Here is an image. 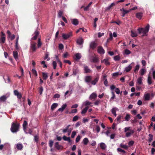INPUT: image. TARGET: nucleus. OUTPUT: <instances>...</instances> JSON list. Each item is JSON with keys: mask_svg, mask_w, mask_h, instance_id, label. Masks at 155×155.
Instances as JSON below:
<instances>
[{"mask_svg": "<svg viewBox=\"0 0 155 155\" xmlns=\"http://www.w3.org/2000/svg\"><path fill=\"white\" fill-rule=\"evenodd\" d=\"M89 108L88 107H86L84 108L81 111V114H85L87 112V110Z\"/></svg>", "mask_w": 155, "mask_h": 155, "instance_id": "38", "label": "nucleus"}, {"mask_svg": "<svg viewBox=\"0 0 155 155\" xmlns=\"http://www.w3.org/2000/svg\"><path fill=\"white\" fill-rule=\"evenodd\" d=\"M31 71L32 73L34 75L35 77H36L38 76L37 72L35 69H32Z\"/></svg>", "mask_w": 155, "mask_h": 155, "instance_id": "45", "label": "nucleus"}, {"mask_svg": "<svg viewBox=\"0 0 155 155\" xmlns=\"http://www.w3.org/2000/svg\"><path fill=\"white\" fill-rule=\"evenodd\" d=\"M118 109L117 107H114L112 108V109L111 110V112L114 115L115 117H116L117 114H116V111L117 110H118Z\"/></svg>", "mask_w": 155, "mask_h": 155, "instance_id": "19", "label": "nucleus"}, {"mask_svg": "<svg viewBox=\"0 0 155 155\" xmlns=\"http://www.w3.org/2000/svg\"><path fill=\"white\" fill-rule=\"evenodd\" d=\"M76 133L75 131H73L72 132L71 135V137L72 138H74L75 136L76 135Z\"/></svg>", "mask_w": 155, "mask_h": 155, "instance_id": "59", "label": "nucleus"}, {"mask_svg": "<svg viewBox=\"0 0 155 155\" xmlns=\"http://www.w3.org/2000/svg\"><path fill=\"white\" fill-rule=\"evenodd\" d=\"M150 25L148 24L146 26L145 28H140L137 29L138 33L140 35L141 34H146L147 33L149 30Z\"/></svg>", "mask_w": 155, "mask_h": 155, "instance_id": "1", "label": "nucleus"}, {"mask_svg": "<svg viewBox=\"0 0 155 155\" xmlns=\"http://www.w3.org/2000/svg\"><path fill=\"white\" fill-rule=\"evenodd\" d=\"M77 112V109H72L71 110V112H70L69 113V114H73V113H76Z\"/></svg>", "mask_w": 155, "mask_h": 155, "instance_id": "52", "label": "nucleus"}, {"mask_svg": "<svg viewBox=\"0 0 155 155\" xmlns=\"http://www.w3.org/2000/svg\"><path fill=\"white\" fill-rule=\"evenodd\" d=\"M36 43L34 42H32L31 43L30 49L32 52H34L36 51L37 48L36 47Z\"/></svg>", "mask_w": 155, "mask_h": 155, "instance_id": "4", "label": "nucleus"}, {"mask_svg": "<svg viewBox=\"0 0 155 155\" xmlns=\"http://www.w3.org/2000/svg\"><path fill=\"white\" fill-rule=\"evenodd\" d=\"M132 68V66L130 65H129L125 68V71L126 72H128L131 70Z\"/></svg>", "mask_w": 155, "mask_h": 155, "instance_id": "34", "label": "nucleus"}, {"mask_svg": "<svg viewBox=\"0 0 155 155\" xmlns=\"http://www.w3.org/2000/svg\"><path fill=\"white\" fill-rule=\"evenodd\" d=\"M131 36L132 37H136L137 36V34L136 31H134L132 30L131 31Z\"/></svg>", "mask_w": 155, "mask_h": 155, "instance_id": "27", "label": "nucleus"}, {"mask_svg": "<svg viewBox=\"0 0 155 155\" xmlns=\"http://www.w3.org/2000/svg\"><path fill=\"white\" fill-rule=\"evenodd\" d=\"M120 147H121L124 148L125 149H127L128 147V146L127 145L123 144H121L120 145Z\"/></svg>", "mask_w": 155, "mask_h": 155, "instance_id": "50", "label": "nucleus"}, {"mask_svg": "<svg viewBox=\"0 0 155 155\" xmlns=\"http://www.w3.org/2000/svg\"><path fill=\"white\" fill-rule=\"evenodd\" d=\"M63 139L65 141H67L69 143H70L71 141V140L70 139V137H67L65 136H64L63 137Z\"/></svg>", "mask_w": 155, "mask_h": 155, "instance_id": "29", "label": "nucleus"}, {"mask_svg": "<svg viewBox=\"0 0 155 155\" xmlns=\"http://www.w3.org/2000/svg\"><path fill=\"white\" fill-rule=\"evenodd\" d=\"M13 55L14 58L15 60H16L18 59V53L17 51H14L13 52Z\"/></svg>", "mask_w": 155, "mask_h": 155, "instance_id": "36", "label": "nucleus"}, {"mask_svg": "<svg viewBox=\"0 0 155 155\" xmlns=\"http://www.w3.org/2000/svg\"><path fill=\"white\" fill-rule=\"evenodd\" d=\"M72 36V34L71 32H70L67 34H63L62 37L63 38L64 40H66Z\"/></svg>", "mask_w": 155, "mask_h": 155, "instance_id": "7", "label": "nucleus"}, {"mask_svg": "<svg viewBox=\"0 0 155 155\" xmlns=\"http://www.w3.org/2000/svg\"><path fill=\"white\" fill-rule=\"evenodd\" d=\"M149 137L148 139V141L149 143H150L152 140L153 139V135L151 134H149L148 135Z\"/></svg>", "mask_w": 155, "mask_h": 155, "instance_id": "39", "label": "nucleus"}, {"mask_svg": "<svg viewBox=\"0 0 155 155\" xmlns=\"http://www.w3.org/2000/svg\"><path fill=\"white\" fill-rule=\"evenodd\" d=\"M130 51L127 49H126L124 50V53L126 54H129L130 53Z\"/></svg>", "mask_w": 155, "mask_h": 155, "instance_id": "49", "label": "nucleus"}, {"mask_svg": "<svg viewBox=\"0 0 155 155\" xmlns=\"http://www.w3.org/2000/svg\"><path fill=\"white\" fill-rule=\"evenodd\" d=\"M92 80V77L91 76H86L84 78L85 82L87 83H89L90 82L91 83Z\"/></svg>", "mask_w": 155, "mask_h": 155, "instance_id": "9", "label": "nucleus"}, {"mask_svg": "<svg viewBox=\"0 0 155 155\" xmlns=\"http://www.w3.org/2000/svg\"><path fill=\"white\" fill-rule=\"evenodd\" d=\"M130 119V115L129 114H127L126 115L125 118V120L128 121Z\"/></svg>", "mask_w": 155, "mask_h": 155, "instance_id": "43", "label": "nucleus"}, {"mask_svg": "<svg viewBox=\"0 0 155 155\" xmlns=\"http://www.w3.org/2000/svg\"><path fill=\"white\" fill-rule=\"evenodd\" d=\"M97 97V94L94 93H92L90 96V98L91 99H95Z\"/></svg>", "mask_w": 155, "mask_h": 155, "instance_id": "25", "label": "nucleus"}, {"mask_svg": "<svg viewBox=\"0 0 155 155\" xmlns=\"http://www.w3.org/2000/svg\"><path fill=\"white\" fill-rule=\"evenodd\" d=\"M63 12L62 11H59L58 12V16L60 17H61L63 15Z\"/></svg>", "mask_w": 155, "mask_h": 155, "instance_id": "57", "label": "nucleus"}, {"mask_svg": "<svg viewBox=\"0 0 155 155\" xmlns=\"http://www.w3.org/2000/svg\"><path fill=\"white\" fill-rule=\"evenodd\" d=\"M96 127L95 130L97 131V133H98L100 130V127L98 125H96Z\"/></svg>", "mask_w": 155, "mask_h": 155, "instance_id": "47", "label": "nucleus"}, {"mask_svg": "<svg viewBox=\"0 0 155 155\" xmlns=\"http://www.w3.org/2000/svg\"><path fill=\"white\" fill-rule=\"evenodd\" d=\"M59 48L60 50H62L64 48V45L62 44H60L59 45Z\"/></svg>", "mask_w": 155, "mask_h": 155, "instance_id": "60", "label": "nucleus"}, {"mask_svg": "<svg viewBox=\"0 0 155 155\" xmlns=\"http://www.w3.org/2000/svg\"><path fill=\"white\" fill-rule=\"evenodd\" d=\"M16 148L19 150H21L23 148V145L20 143L17 144L16 146Z\"/></svg>", "mask_w": 155, "mask_h": 155, "instance_id": "18", "label": "nucleus"}, {"mask_svg": "<svg viewBox=\"0 0 155 155\" xmlns=\"http://www.w3.org/2000/svg\"><path fill=\"white\" fill-rule=\"evenodd\" d=\"M54 147L58 150H62L63 148V146L59 145L58 142H56L55 143Z\"/></svg>", "mask_w": 155, "mask_h": 155, "instance_id": "10", "label": "nucleus"}, {"mask_svg": "<svg viewBox=\"0 0 155 155\" xmlns=\"http://www.w3.org/2000/svg\"><path fill=\"white\" fill-rule=\"evenodd\" d=\"M130 127H126L124 128V132H126V136L127 137H130L132 134L134 133V131L133 130L130 129Z\"/></svg>", "mask_w": 155, "mask_h": 155, "instance_id": "2", "label": "nucleus"}, {"mask_svg": "<svg viewBox=\"0 0 155 155\" xmlns=\"http://www.w3.org/2000/svg\"><path fill=\"white\" fill-rule=\"evenodd\" d=\"M100 147L103 150H104L106 147V146L103 143H101L100 144Z\"/></svg>", "mask_w": 155, "mask_h": 155, "instance_id": "35", "label": "nucleus"}, {"mask_svg": "<svg viewBox=\"0 0 155 155\" xmlns=\"http://www.w3.org/2000/svg\"><path fill=\"white\" fill-rule=\"evenodd\" d=\"M70 126V125H68L67 126V127L65 129H64V130H63V133H66V132L68 131V128H69V127Z\"/></svg>", "mask_w": 155, "mask_h": 155, "instance_id": "46", "label": "nucleus"}, {"mask_svg": "<svg viewBox=\"0 0 155 155\" xmlns=\"http://www.w3.org/2000/svg\"><path fill=\"white\" fill-rule=\"evenodd\" d=\"M97 45V44L94 41L92 42L90 44V48L93 49L96 48Z\"/></svg>", "mask_w": 155, "mask_h": 155, "instance_id": "14", "label": "nucleus"}, {"mask_svg": "<svg viewBox=\"0 0 155 155\" xmlns=\"http://www.w3.org/2000/svg\"><path fill=\"white\" fill-rule=\"evenodd\" d=\"M99 77H96L94 80H92L91 83V84L93 85H95L97 83L98 81L99 80Z\"/></svg>", "mask_w": 155, "mask_h": 155, "instance_id": "15", "label": "nucleus"}, {"mask_svg": "<svg viewBox=\"0 0 155 155\" xmlns=\"http://www.w3.org/2000/svg\"><path fill=\"white\" fill-rule=\"evenodd\" d=\"M119 75V73L118 72H116L113 73L112 74L113 77H117Z\"/></svg>", "mask_w": 155, "mask_h": 155, "instance_id": "63", "label": "nucleus"}, {"mask_svg": "<svg viewBox=\"0 0 155 155\" xmlns=\"http://www.w3.org/2000/svg\"><path fill=\"white\" fill-rule=\"evenodd\" d=\"M83 142L84 145H86L89 142V140L87 138H85L83 140Z\"/></svg>", "mask_w": 155, "mask_h": 155, "instance_id": "31", "label": "nucleus"}, {"mask_svg": "<svg viewBox=\"0 0 155 155\" xmlns=\"http://www.w3.org/2000/svg\"><path fill=\"white\" fill-rule=\"evenodd\" d=\"M140 68V65H137L135 67L134 71L136 73L138 72Z\"/></svg>", "mask_w": 155, "mask_h": 155, "instance_id": "44", "label": "nucleus"}, {"mask_svg": "<svg viewBox=\"0 0 155 155\" xmlns=\"http://www.w3.org/2000/svg\"><path fill=\"white\" fill-rule=\"evenodd\" d=\"M58 106V104L56 103H53L51 106V108L52 110H54Z\"/></svg>", "mask_w": 155, "mask_h": 155, "instance_id": "32", "label": "nucleus"}, {"mask_svg": "<svg viewBox=\"0 0 155 155\" xmlns=\"http://www.w3.org/2000/svg\"><path fill=\"white\" fill-rule=\"evenodd\" d=\"M28 125V123L26 120H24L22 125L23 130L24 131L27 129L26 126Z\"/></svg>", "mask_w": 155, "mask_h": 155, "instance_id": "22", "label": "nucleus"}, {"mask_svg": "<svg viewBox=\"0 0 155 155\" xmlns=\"http://www.w3.org/2000/svg\"><path fill=\"white\" fill-rule=\"evenodd\" d=\"M81 139V136L80 135H78L77 137L76 138L75 141L76 142H78Z\"/></svg>", "mask_w": 155, "mask_h": 155, "instance_id": "54", "label": "nucleus"}, {"mask_svg": "<svg viewBox=\"0 0 155 155\" xmlns=\"http://www.w3.org/2000/svg\"><path fill=\"white\" fill-rule=\"evenodd\" d=\"M83 40L82 38H80L77 39V43L80 45H81L83 44Z\"/></svg>", "mask_w": 155, "mask_h": 155, "instance_id": "21", "label": "nucleus"}, {"mask_svg": "<svg viewBox=\"0 0 155 155\" xmlns=\"http://www.w3.org/2000/svg\"><path fill=\"white\" fill-rule=\"evenodd\" d=\"M14 93L15 95L17 96L18 99H20L22 97V95L21 93L19 92L17 90H15L14 91Z\"/></svg>", "mask_w": 155, "mask_h": 155, "instance_id": "8", "label": "nucleus"}, {"mask_svg": "<svg viewBox=\"0 0 155 155\" xmlns=\"http://www.w3.org/2000/svg\"><path fill=\"white\" fill-rule=\"evenodd\" d=\"M147 83L149 85L151 84L152 83V78L150 75H149L148 77Z\"/></svg>", "mask_w": 155, "mask_h": 155, "instance_id": "30", "label": "nucleus"}, {"mask_svg": "<svg viewBox=\"0 0 155 155\" xmlns=\"http://www.w3.org/2000/svg\"><path fill=\"white\" fill-rule=\"evenodd\" d=\"M5 40V34L2 31L1 32V35L0 38V43L3 44Z\"/></svg>", "mask_w": 155, "mask_h": 155, "instance_id": "6", "label": "nucleus"}, {"mask_svg": "<svg viewBox=\"0 0 155 155\" xmlns=\"http://www.w3.org/2000/svg\"><path fill=\"white\" fill-rule=\"evenodd\" d=\"M101 63H104L106 65H109L110 64V62L108 61L107 59H104L101 60Z\"/></svg>", "mask_w": 155, "mask_h": 155, "instance_id": "17", "label": "nucleus"}, {"mask_svg": "<svg viewBox=\"0 0 155 155\" xmlns=\"http://www.w3.org/2000/svg\"><path fill=\"white\" fill-rule=\"evenodd\" d=\"M72 130V129L71 128H69V127L67 131V132H68V136H69L70 135Z\"/></svg>", "mask_w": 155, "mask_h": 155, "instance_id": "62", "label": "nucleus"}, {"mask_svg": "<svg viewBox=\"0 0 155 155\" xmlns=\"http://www.w3.org/2000/svg\"><path fill=\"white\" fill-rule=\"evenodd\" d=\"M146 72V71L145 69L142 68L140 69V74L141 75H143Z\"/></svg>", "mask_w": 155, "mask_h": 155, "instance_id": "33", "label": "nucleus"}, {"mask_svg": "<svg viewBox=\"0 0 155 155\" xmlns=\"http://www.w3.org/2000/svg\"><path fill=\"white\" fill-rule=\"evenodd\" d=\"M71 22L73 24L75 25H77L78 24V21L77 19H73Z\"/></svg>", "mask_w": 155, "mask_h": 155, "instance_id": "24", "label": "nucleus"}, {"mask_svg": "<svg viewBox=\"0 0 155 155\" xmlns=\"http://www.w3.org/2000/svg\"><path fill=\"white\" fill-rule=\"evenodd\" d=\"M53 141L52 140H49V146L51 148L52 147L53 145Z\"/></svg>", "mask_w": 155, "mask_h": 155, "instance_id": "55", "label": "nucleus"}, {"mask_svg": "<svg viewBox=\"0 0 155 155\" xmlns=\"http://www.w3.org/2000/svg\"><path fill=\"white\" fill-rule=\"evenodd\" d=\"M60 97V95L58 94H55L53 97L54 98H59Z\"/></svg>", "mask_w": 155, "mask_h": 155, "instance_id": "61", "label": "nucleus"}, {"mask_svg": "<svg viewBox=\"0 0 155 155\" xmlns=\"http://www.w3.org/2000/svg\"><path fill=\"white\" fill-rule=\"evenodd\" d=\"M81 58V55L79 53H77L75 55V59L76 60H79Z\"/></svg>", "mask_w": 155, "mask_h": 155, "instance_id": "23", "label": "nucleus"}, {"mask_svg": "<svg viewBox=\"0 0 155 155\" xmlns=\"http://www.w3.org/2000/svg\"><path fill=\"white\" fill-rule=\"evenodd\" d=\"M25 131H24L26 133V134H30L32 135V130L31 129L28 128V130H27V129L25 130Z\"/></svg>", "mask_w": 155, "mask_h": 155, "instance_id": "37", "label": "nucleus"}, {"mask_svg": "<svg viewBox=\"0 0 155 155\" xmlns=\"http://www.w3.org/2000/svg\"><path fill=\"white\" fill-rule=\"evenodd\" d=\"M78 116L77 115H76L73 117L72 121L74 122L76 121L78 119Z\"/></svg>", "mask_w": 155, "mask_h": 155, "instance_id": "48", "label": "nucleus"}, {"mask_svg": "<svg viewBox=\"0 0 155 155\" xmlns=\"http://www.w3.org/2000/svg\"><path fill=\"white\" fill-rule=\"evenodd\" d=\"M91 61L94 63H96L98 62L99 59L97 57H93L91 60Z\"/></svg>", "mask_w": 155, "mask_h": 155, "instance_id": "16", "label": "nucleus"}, {"mask_svg": "<svg viewBox=\"0 0 155 155\" xmlns=\"http://www.w3.org/2000/svg\"><path fill=\"white\" fill-rule=\"evenodd\" d=\"M137 82L140 85L142 84V78L141 77H139L137 79Z\"/></svg>", "mask_w": 155, "mask_h": 155, "instance_id": "40", "label": "nucleus"}, {"mask_svg": "<svg viewBox=\"0 0 155 155\" xmlns=\"http://www.w3.org/2000/svg\"><path fill=\"white\" fill-rule=\"evenodd\" d=\"M43 91V87L42 86H41L40 87V88L39 89V93L40 95L42 94V92Z\"/></svg>", "mask_w": 155, "mask_h": 155, "instance_id": "53", "label": "nucleus"}, {"mask_svg": "<svg viewBox=\"0 0 155 155\" xmlns=\"http://www.w3.org/2000/svg\"><path fill=\"white\" fill-rule=\"evenodd\" d=\"M143 14L142 12H139L136 14V17L139 19H141L143 16Z\"/></svg>", "mask_w": 155, "mask_h": 155, "instance_id": "20", "label": "nucleus"}, {"mask_svg": "<svg viewBox=\"0 0 155 155\" xmlns=\"http://www.w3.org/2000/svg\"><path fill=\"white\" fill-rule=\"evenodd\" d=\"M6 99V97L5 96L3 95L0 98V100L1 101H4Z\"/></svg>", "mask_w": 155, "mask_h": 155, "instance_id": "42", "label": "nucleus"}, {"mask_svg": "<svg viewBox=\"0 0 155 155\" xmlns=\"http://www.w3.org/2000/svg\"><path fill=\"white\" fill-rule=\"evenodd\" d=\"M34 36L31 39L32 40H36L37 38L38 37L39 35V32L37 30H36L34 32Z\"/></svg>", "mask_w": 155, "mask_h": 155, "instance_id": "13", "label": "nucleus"}, {"mask_svg": "<svg viewBox=\"0 0 155 155\" xmlns=\"http://www.w3.org/2000/svg\"><path fill=\"white\" fill-rule=\"evenodd\" d=\"M52 65L54 69H55L57 66V63L56 62L54 61H53L52 63Z\"/></svg>", "mask_w": 155, "mask_h": 155, "instance_id": "51", "label": "nucleus"}, {"mask_svg": "<svg viewBox=\"0 0 155 155\" xmlns=\"http://www.w3.org/2000/svg\"><path fill=\"white\" fill-rule=\"evenodd\" d=\"M19 124H18L13 123L12 125L11 130L12 133L17 132L18 130Z\"/></svg>", "mask_w": 155, "mask_h": 155, "instance_id": "3", "label": "nucleus"}, {"mask_svg": "<svg viewBox=\"0 0 155 155\" xmlns=\"http://www.w3.org/2000/svg\"><path fill=\"white\" fill-rule=\"evenodd\" d=\"M41 64L43 65V67L44 68L47 67V65H46V64H45V61H42L41 62Z\"/></svg>", "mask_w": 155, "mask_h": 155, "instance_id": "56", "label": "nucleus"}, {"mask_svg": "<svg viewBox=\"0 0 155 155\" xmlns=\"http://www.w3.org/2000/svg\"><path fill=\"white\" fill-rule=\"evenodd\" d=\"M117 150L118 151L121 152L123 153H126V151L125 150H122V149H121L120 148H118L117 149Z\"/></svg>", "mask_w": 155, "mask_h": 155, "instance_id": "58", "label": "nucleus"}, {"mask_svg": "<svg viewBox=\"0 0 155 155\" xmlns=\"http://www.w3.org/2000/svg\"><path fill=\"white\" fill-rule=\"evenodd\" d=\"M83 67L85 73H89L91 72V71L89 68L88 66L86 65H84Z\"/></svg>", "mask_w": 155, "mask_h": 155, "instance_id": "12", "label": "nucleus"}, {"mask_svg": "<svg viewBox=\"0 0 155 155\" xmlns=\"http://www.w3.org/2000/svg\"><path fill=\"white\" fill-rule=\"evenodd\" d=\"M144 100L145 101H148L149 100L150 98V94L147 93L144 95Z\"/></svg>", "mask_w": 155, "mask_h": 155, "instance_id": "26", "label": "nucleus"}, {"mask_svg": "<svg viewBox=\"0 0 155 155\" xmlns=\"http://www.w3.org/2000/svg\"><path fill=\"white\" fill-rule=\"evenodd\" d=\"M97 50L98 52L100 54H103L105 53L104 49L101 46L98 47Z\"/></svg>", "mask_w": 155, "mask_h": 155, "instance_id": "11", "label": "nucleus"}, {"mask_svg": "<svg viewBox=\"0 0 155 155\" xmlns=\"http://www.w3.org/2000/svg\"><path fill=\"white\" fill-rule=\"evenodd\" d=\"M114 58L115 61H118L120 60V57L119 55H117L114 56Z\"/></svg>", "mask_w": 155, "mask_h": 155, "instance_id": "41", "label": "nucleus"}, {"mask_svg": "<svg viewBox=\"0 0 155 155\" xmlns=\"http://www.w3.org/2000/svg\"><path fill=\"white\" fill-rule=\"evenodd\" d=\"M134 143V141L133 140L130 141L129 143L128 144L130 146H132Z\"/></svg>", "mask_w": 155, "mask_h": 155, "instance_id": "64", "label": "nucleus"}, {"mask_svg": "<svg viewBox=\"0 0 155 155\" xmlns=\"http://www.w3.org/2000/svg\"><path fill=\"white\" fill-rule=\"evenodd\" d=\"M110 89L111 91H113L115 89V91L117 94H120V90L118 88L116 87L114 85H112L110 87Z\"/></svg>", "mask_w": 155, "mask_h": 155, "instance_id": "5", "label": "nucleus"}, {"mask_svg": "<svg viewBox=\"0 0 155 155\" xmlns=\"http://www.w3.org/2000/svg\"><path fill=\"white\" fill-rule=\"evenodd\" d=\"M42 74L43 79L44 80L47 79L48 77V73L43 72Z\"/></svg>", "mask_w": 155, "mask_h": 155, "instance_id": "28", "label": "nucleus"}]
</instances>
